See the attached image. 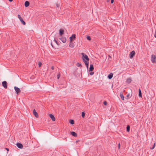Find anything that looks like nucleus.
Listing matches in <instances>:
<instances>
[{
    "mask_svg": "<svg viewBox=\"0 0 156 156\" xmlns=\"http://www.w3.org/2000/svg\"><path fill=\"white\" fill-rule=\"evenodd\" d=\"M81 54L82 55V58L83 60L86 65L87 69H88L89 58H88V56L84 53H82Z\"/></svg>",
    "mask_w": 156,
    "mask_h": 156,
    "instance_id": "1",
    "label": "nucleus"
},
{
    "mask_svg": "<svg viewBox=\"0 0 156 156\" xmlns=\"http://www.w3.org/2000/svg\"><path fill=\"white\" fill-rule=\"evenodd\" d=\"M151 61L152 63H156V57L154 55H152L151 56Z\"/></svg>",
    "mask_w": 156,
    "mask_h": 156,
    "instance_id": "2",
    "label": "nucleus"
},
{
    "mask_svg": "<svg viewBox=\"0 0 156 156\" xmlns=\"http://www.w3.org/2000/svg\"><path fill=\"white\" fill-rule=\"evenodd\" d=\"M18 17L22 23L24 25H25L26 24L25 22L23 20V18L20 16L18 14Z\"/></svg>",
    "mask_w": 156,
    "mask_h": 156,
    "instance_id": "3",
    "label": "nucleus"
},
{
    "mask_svg": "<svg viewBox=\"0 0 156 156\" xmlns=\"http://www.w3.org/2000/svg\"><path fill=\"white\" fill-rule=\"evenodd\" d=\"M135 54V53L134 51H133L130 53L129 54V58H133V56Z\"/></svg>",
    "mask_w": 156,
    "mask_h": 156,
    "instance_id": "4",
    "label": "nucleus"
},
{
    "mask_svg": "<svg viewBox=\"0 0 156 156\" xmlns=\"http://www.w3.org/2000/svg\"><path fill=\"white\" fill-rule=\"evenodd\" d=\"M2 86L3 87L5 88L6 89L7 88V83L6 81H4L2 83Z\"/></svg>",
    "mask_w": 156,
    "mask_h": 156,
    "instance_id": "5",
    "label": "nucleus"
},
{
    "mask_svg": "<svg viewBox=\"0 0 156 156\" xmlns=\"http://www.w3.org/2000/svg\"><path fill=\"white\" fill-rule=\"evenodd\" d=\"M14 89L17 94H18L21 92L20 89L16 87L15 86Z\"/></svg>",
    "mask_w": 156,
    "mask_h": 156,
    "instance_id": "6",
    "label": "nucleus"
},
{
    "mask_svg": "<svg viewBox=\"0 0 156 156\" xmlns=\"http://www.w3.org/2000/svg\"><path fill=\"white\" fill-rule=\"evenodd\" d=\"M33 114L34 115V116L38 118V115L37 113V112L35 109H34L33 111Z\"/></svg>",
    "mask_w": 156,
    "mask_h": 156,
    "instance_id": "7",
    "label": "nucleus"
},
{
    "mask_svg": "<svg viewBox=\"0 0 156 156\" xmlns=\"http://www.w3.org/2000/svg\"><path fill=\"white\" fill-rule=\"evenodd\" d=\"M16 145L20 149L22 148L23 147L22 144L20 143H17Z\"/></svg>",
    "mask_w": 156,
    "mask_h": 156,
    "instance_id": "8",
    "label": "nucleus"
},
{
    "mask_svg": "<svg viewBox=\"0 0 156 156\" xmlns=\"http://www.w3.org/2000/svg\"><path fill=\"white\" fill-rule=\"evenodd\" d=\"M49 117L51 118V119L53 121H55V118L54 117L53 115L52 114H49Z\"/></svg>",
    "mask_w": 156,
    "mask_h": 156,
    "instance_id": "9",
    "label": "nucleus"
},
{
    "mask_svg": "<svg viewBox=\"0 0 156 156\" xmlns=\"http://www.w3.org/2000/svg\"><path fill=\"white\" fill-rule=\"evenodd\" d=\"M59 39L64 43H65L66 41V39L65 37H61L59 38Z\"/></svg>",
    "mask_w": 156,
    "mask_h": 156,
    "instance_id": "10",
    "label": "nucleus"
},
{
    "mask_svg": "<svg viewBox=\"0 0 156 156\" xmlns=\"http://www.w3.org/2000/svg\"><path fill=\"white\" fill-rule=\"evenodd\" d=\"M132 96V93L131 94H128L126 96V97L125 98L126 99H127L130 98Z\"/></svg>",
    "mask_w": 156,
    "mask_h": 156,
    "instance_id": "11",
    "label": "nucleus"
},
{
    "mask_svg": "<svg viewBox=\"0 0 156 156\" xmlns=\"http://www.w3.org/2000/svg\"><path fill=\"white\" fill-rule=\"evenodd\" d=\"M93 69H94V67H93V65L92 64H90L89 71L91 72L93 70Z\"/></svg>",
    "mask_w": 156,
    "mask_h": 156,
    "instance_id": "12",
    "label": "nucleus"
},
{
    "mask_svg": "<svg viewBox=\"0 0 156 156\" xmlns=\"http://www.w3.org/2000/svg\"><path fill=\"white\" fill-rule=\"evenodd\" d=\"M113 76V74L112 73H110L108 75V77L109 79H111Z\"/></svg>",
    "mask_w": 156,
    "mask_h": 156,
    "instance_id": "13",
    "label": "nucleus"
},
{
    "mask_svg": "<svg viewBox=\"0 0 156 156\" xmlns=\"http://www.w3.org/2000/svg\"><path fill=\"white\" fill-rule=\"evenodd\" d=\"M71 134L73 136L76 137L77 136V134L74 132H70Z\"/></svg>",
    "mask_w": 156,
    "mask_h": 156,
    "instance_id": "14",
    "label": "nucleus"
},
{
    "mask_svg": "<svg viewBox=\"0 0 156 156\" xmlns=\"http://www.w3.org/2000/svg\"><path fill=\"white\" fill-rule=\"evenodd\" d=\"M75 36H76L75 34H72V36L69 37L70 40V41H71L73 39H75Z\"/></svg>",
    "mask_w": 156,
    "mask_h": 156,
    "instance_id": "15",
    "label": "nucleus"
},
{
    "mask_svg": "<svg viewBox=\"0 0 156 156\" xmlns=\"http://www.w3.org/2000/svg\"><path fill=\"white\" fill-rule=\"evenodd\" d=\"M29 4H30V3L28 1H26L25 2L24 5H25V6L26 7H27L28 6H29Z\"/></svg>",
    "mask_w": 156,
    "mask_h": 156,
    "instance_id": "16",
    "label": "nucleus"
},
{
    "mask_svg": "<svg viewBox=\"0 0 156 156\" xmlns=\"http://www.w3.org/2000/svg\"><path fill=\"white\" fill-rule=\"evenodd\" d=\"M64 30L62 29H60L59 30V35L60 36L64 34Z\"/></svg>",
    "mask_w": 156,
    "mask_h": 156,
    "instance_id": "17",
    "label": "nucleus"
},
{
    "mask_svg": "<svg viewBox=\"0 0 156 156\" xmlns=\"http://www.w3.org/2000/svg\"><path fill=\"white\" fill-rule=\"evenodd\" d=\"M120 98L122 100H124V97L123 96V94L122 93H120Z\"/></svg>",
    "mask_w": 156,
    "mask_h": 156,
    "instance_id": "18",
    "label": "nucleus"
},
{
    "mask_svg": "<svg viewBox=\"0 0 156 156\" xmlns=\"http://www.w3.org/2000/svg\"><path fill=\"white\" fill-rule=\"evenodd\" d=\"M131 79L130 78H128L127 79L126 82L127 83H131Z\"/></svg>",
    "mask_w": 156,
    "mask_h": 156,
    "instance_id": "19",
    "label": "nucleus"
},
{
    "mask_svg": "<svg viewBox=\"0 0 156 156\" xmlns=\"http://www.w3.org/2000/svg\"><path fill=\"white\" fill-rule=\"evenodd\" d=\"M69 46L71 48H73L74 46V44H73L72 42H70L69 43Z\"/></svg>",
    "mask_w": 156,
    "mask_h": 156,
    "instance_id": "20",
    "label": "nucleus"
},
{
    "mask_svg": "<svg viewBox=\"0 0 156 156\" xmlns=\"http://www.w3.org/2000/svg\"><path fill=\"white\" fill-rule=\"evenodd\" d=\"M139 94L140 97H142L141 92L140 89H139Z\"/></svg>",
    "mask_w": 156,
    "mask_h": 156,
    "instance_id": "21",
    "label": "nucleus"
},
{
    "mask_svg": "<svg viewBox=\"0 0 156 156\" xmlns=\"http://www.w3.org/2000/svg\"><path fill=\"white\" fill-rule=\"evenodd\" d=\"M69 122L72 125L74 124V121L73 119H70L69 121Z\"/></svg>",
    "mask_w": 156,
    "mask_h": 156,
    "instance_id": "22",
    "label": "nucleus"
},
{
    "mask_svg": "<svg viewBox=\"0 0 156 156\" xmlns=\"http://www.w3.org/2000/svg\"><path fill=\"white\" fill-rule=\"evenodd\" d=\"M130 126L129 125H128L126 127V130L128 132H129L130 130Z\"/></svg>",
    "mask_w": 156,
    "mask_h": 156,
    "instance_id": "23",
    "label": "nucleus"
},
{
    "mask_svg": "<svg viewBox=\"0 0 156 156\" xmlns=\"http://www.w3.org/2000/svg\"><path fill=\"white\" fill-rule=\"evenodd\" d=\"M85 113L84 112H82L81 116L82 118H84L85 117Z\"/></svg>",
    "mask_w": 156,
    "mask_h": 156,
    "instance_id": "24",
    "label": "nucleus"
},
{
    "mask_svg": "<svg viewBox=\"0 0 156 156\" xmlns=\"http://www.w3.org/2000/svg\"><path fill=\"white\" fill-rule=\"evenodd\" d=\"M155 143H154L153 145V146L151 147L150 149H151V150H153V149H154V148L155 147Z\"/></svg>",
    "mask_w": 156,
    "mask_h": 156,
    "instance_id": "25",
    "label": "nucleus"
},
{
    "mask_svg": "<svg viewBox=\"0 0 156 156\" xmlns=\"http://www.w3.org/2000/svg\"><path fill=\"white\" fill-rule=\"evenodd\" d=\"M87 38L88 40H91V38L89 36H87Z\"/></svg>",
    "mask_w": 156,
    "mask_h": 156,
    "instance_id": "26",
    "label": "nucleus"
},
{
    "mask_svg": "<svg viewBox=\"0 0 156 156\" xmlns=\"http://www.w3.org/2000/svg\"><path fill=\"white\" fill-rule=\"evenodd\" d=\"M41 65L42 63L40 62H39L38 64L39 67H40L41 66Z\"/></svg>",
    "mask_w": 156,
    "mask_h": 156,
    "instance_id": "27",
    "label": "nucleus"
},
{
    "mask_svg": "<svg viewBox=\"0 0 156 156\" xmlns=\"http://www.w3.org/2000/svg\"><path fill=\"white\" fill-rule=\"evenodd\" d=\"M76 65L77 66L79 67L81 65V64L79 63H77L76 64Z\"/></svg>",
    "mask_w": 156,
    "mask_h": 156,
    "instance_id": "28",
    "label": "nucleus"
},
{
    "mask_svg": "<svg viewBox=\"0 0 156 156\" xmlns=\"http://www.w3.org/2000/svg\"><path fill=\"white\" fill-rule=\"evenodd\" d=\"M107 102L105 101H104L103 102V104L105 105H106L107 104Z\"/></svg>",
    "mask_w": 156,
    "mask_h": 156,
    "instance_id": "29",
    "label": "nucleus"
},
{
    "mask_svg": "<svg viewBox=\"0 0 156 156\" xmlns=\"http://www.w3.org/2000/svg\"><path fill=\"white\" fill-rule=\"evenodd\" d=\"M120 143H119L118 144V149H120Z\"/></svg>",
    "mask_w": 156,
    "mask_h": 156,
    "instance_id": "30",
    "label": "nucleus"
},
{
    "mask_svg": "<svg viewBox=\"0 0 156 156\" xmlns=\"http://www.w3.org/2000/svg\"><path fill=\"white\" fill-rule=\"evenodd\" d=\"M94 73L93 72H91L90 73V74L91 75H92L94 74Z\"/></svg>",
    "mask_w": 156,
    "mask_h": 156,
    "instance_id": "31",
    "label": "nucleus"
},
{
    "mask_svg": "<svg viewBox=\"0 0 156 156\" xmlns=\"http://www.w3.org/2000/svg\"><path fill=\"white\" fill-rule=\"evenodd\" d=\"M154 36L155 38H156V30H155V31Z\"/></svg>",
    "mask_w": 156,
    "mask_h": 156,
    "instance_id": "32",
    "label": "nucleus"
},
{
    "mask_svg": "<svg viewBox=\"0 0 156 156\" xmlns=\"http://www.w3.org/2000/svg\"><path fill=\"white\" fill-rule=\"evenodd\" d=\"M114 0H111V4H112L114 2Z\"/></svg>",
    "mask_w": 156,
    "mask_h": 156,
    "instance_id": "33",
    "label": "nucleus"
},
{
    "mask_svg": "<svg viewBox=\"0 0 156 156\" xmlns=\"http://www.w3.org/2000/svg\"><path fill=\"white\" fill-rule=\"evenodd\" d=\"M57 76V79H58L60 77V76L59 75H58Z\"/></svg>",
    "mask_w": 156,
    "mask_h": 156,
    "instance_id": "34",
    "label": "nucleus"
},
{
    "mask_svg": "<svg viewBox=\"0 0 156 156\" xmlns=\"http://www.w3.org/2000/svg\"><path fill=\"white\" fill-rule=\"evenodd\" d=\"M56 5L57 7L58 8L59 5L57 4H56Z\"/></svg>",
    "mask_w": 156,
    "mask_h": 156,
    "instance_id": "35",
    "label": "nucleus"
},
{
    "mask_svg": "<svg viewBox=\"0 0 156 156\" xmlns=\"http://www.w3.org/2000/svg\"><path fill=\"white\" fill-rule=\"evenodd\" d=\"M54 41L55 42V43H56V44H58V43H57V41H56V40L55 39V40H54Z\"/></svg>",
    "mask_w": 156,
    "mask_h": 156,
    "instance_id": "36",
    "label": "nucleus"
},
{
    "mask_svg": "<svg viewBox=\"0 0 156 156\" xmlns=\"http://www.w3.org/2000/svg\"><path fill=\"white\" fill-rule=\"evenodd\" d=\"M51 69L52 70H53L54 69V67L53 66H52L51 67Z\"/></svg>",
    "mask_w": 156,
    "mask_h": 156,
    "instance_id": "37",
    "label": "nucleus"
},
{
    "mask_svg": "<svg viewBox=\"0 0 156 156\" xmlns=\"http://www.w3.org/2000/svg\"><path fill=\"white\" fill-rule=\"evenodd\" d=\"M5 149H6L7 151H9V148H5Z\"/></svg>",
    "mask_w": 156,
    "mask_h": 156,
    "instance_id": "38",
    "label": "nucleus"
},
{
    "mask_svg": "<svg viewBox=\"0 0 156 156\" xmlns=\"http://www.w3.org/2000/svg\"><path fill=\"white\" fill-rule=\"evenodd\" d=\"M13 0H9V1L10 2H11Z\"/></svg>",
    "mask_w": 156,
    "mask_h": 156,
    "instance_id": "39",
    "label": "nucleus"
},
{
    "mask_svg": "<svg viewBox=\"0 0 156 156\" xmlns=\"http://www.w3.org/2000/svg\"><path fill=\"white\" fill-rule=\"evenodd\" d=\"M107 1L108 2L110 1V0H107Z\"/></svg>",
    "mask_w": 156,
    "mask_h": 156,
    "instance_id": "40",
    "label": "nucleus"
}]
</instances>
